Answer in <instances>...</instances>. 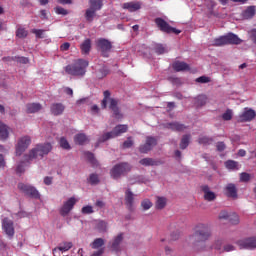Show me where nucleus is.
I'll use <instances>...</instances> for the list:
<instances>
[{
  "label": "nucleus",
  "mask_w": 256,
  "mask_h": 256,
  "mask_svg": "<svg viewBox=\"0 0 256 256\" xmlns=\"http://www.w3.org/2000/svg\"><path fill=\"white\" fill-rule=\"evenodd\" d=\"M88 182L90 185H97L99 183V176L97 174H90Z\"/></svg>",
  "instance_id": "09e8293b"
},
{
  "label": "nucleus",
  "mask_w": 256,
  "mask_h": 256,
  "mask_svg": "<svg viewBox=\"0 0 256 256\" xmlns=\"http://www.w3.org/2000/svg\"><path fill=\"white\" fill-rule=\"evenodd\" d=\"M140 165L144 167H159V165H163V161L155 160L153 158H144L139 161Z\"/></svg>",
  "instance_id": "6ab92c4d"
},
{
  "label": "nucleus",
  "mask_w": 256,
  "mask_h": 256,
  "mask_svg": "<svg viewBox=\"0 0 256 256\" xmlns=\"http://www.w3.org/2000/svg\"><path fill=\"white\" fill-rule=\"evenodd\" d=\"M54 11L57 15H69V11L60 6L55 7Z\"/></svg>",
  "instance_id": "3c124183"
},
{
  "label": "nucleus",
  "mask_w": 256,
  "mask_h": 256,
  "mask_svg": "<svg viewBox=\"0 0 256 256\" xmlns=\"http://www.w3.org/2000/svg\"><path fill=\"white\" fill-rule=\"evenodd\" d=\"M42 106L39 103H29L26 105L27 113H37L41 111Z\"/></svg>",
  "instance_id": "c756f323"
},
{
  "label": "nucleus",
  "mask_w": 256,
  "mask_h": 256,
  "mask_svg": "<svg viewBox=\"0 0 256 256\" xmlns=\"http://www.w3.org/2000/svg\"><path fill=\"white\" fill-rule=\"evenodd\" d=\"M96 229L99 233H107V222L101 220V221H98L97 224H96Z\"/></svg>",
  "instance_id": "c9c22d12"
},
{
  "label": "nucleus",
  "mask_w": 256,
  "mask_h": 256,
  "mask_svg": "<svg viewBox=\"0 0 256 256\" xmlns=\"http://www.w3.org/2000/svg\"><path fill=\"white\" fill-rule=\"evenodd\" d=\"M51 149H53L51 143L38 144L32 148L28 154L24 155V161L29 163L33 161V159H43L45 155L51 153Z\"/></svg>",
  "instance_id": "f03ea898"
},
{
  "label": "nucleus",
  "mask_w": 256,
  "mask_h": 256,
  "mask_svg": "<svg viewBox=\"0 0 256 256\" xmlns=\"http://www.w3.org/2000/svg\"><path fill=\"white\" fill-rule=\"evenodd\" d=\"M70 47H71V44L69 42H65L60 46V51H63V52L69 51Z\"/></svg>",
  "instance_id": "69168bd1"
},
{
  "label": "nucleus",
  "mask_w": 256,
  "mask_h": 256,
  "mask_svg": "<svg viewBox=\"0 0 256 256\" xmlns=\"http://www.w3.org/2000/svg\"><path fill=\"white\" fill-rule=\"evenodd\" d=\"M157 145V138L153 136H147L145 144L139 146V151L141 153L147 154L149 151L153 150V147Z\"/></svg>",
  "instance_id": "9b49d317"
},
{
  "label": "nucleus",
  "mask_w": 256,
  "mask_h": 256,
  "mask_svg": "<svg viewBox=\"0 0 256 256\" xmlns=\"http://www.w3.org/2000/svg\"><path fill=\"white\" fill-rule=\"evenodd\" d=\"M73 247V243L71 242H64L62 243L58 248L53 249V253H55L58 249V251H69Z\"/></svg>",
  "instance_id": "e433bc0d"
},
{
  "label": "nucleus",
  "mask_w": 256,
  "mask_h": 256,
  "mask_svg": "<svg viewBox=\"0 0 256 256\" xmlns=\"http://www.w3.org/2000/svg\"><path fill=\"white\" fill-rule=\"evenodd\" d=\"M223 45H227V38L225 35L213 40L214 47H223Z\"/></svg>",
  "instance_id": "f704fd0d"
},
{
  "label": "nucleus",
  "mask_w": 256,
  "mask_h": 256,
  "mask_svg": "<svg viewBox=\"0 0 256 256\" xmlns=\"http://www.w3.org/2000/svg\"><path fill=\"white\" fill-rule=\"evenodd\" d=\"M109 139H115L112 132H106L102 136H100L97 140L96 147H99V144L105 143V141H109Z\"/></svg>",
  "instance_id": "2f4dec72"
},
{
  "label": "nucleus",
  "mask_w": 256,
  "mask_h": 256,
  "mask_svg": "<svg viewBox=\"0 0 256 256\" xmlns=\"http://www.w3.org/2000/svg\"><path fill=\"white\" fill-rule=\"evenodd\" d=\"M202 193H204V199L205 201H215L217 199V194L215 192L211 191V188L207 185L201 186Z\"/></svg>",
  "instance_id": "f3484780"
},
{
  "label": "nucleus",
  "mask_w": 256,
  "mask_h": 256,
  "mask_svg": "<svg viewBox=\"0 0 256 256\" xmlns=\"http://www.w3.org/2000/svg\"><path fill=\"white\" fill-rule=\"evenodd\" d=\"M240 249H256V237L246 238L238 241Z\"/></svg>",
  "instance_id": "2eb2a0df"
},
{
  "label": "nucleus",
  "mask_w": 256,
  "mask_h": 256,
  "mask_svg": "<svg viewBox=\"0 0 256 256\" xmlns=\"http://www.w3.org/2000/svg\"><path fill=\"white\" fill-rule=\"evenodd\" d=\"M93 71H95V75L98 79H103V77L109 75V68L105 65H97L93 67Z\"/></svg>",
  "instance_id": "a211bd4d"
},
{
  "label": "nucleus",
  "mask_w": 256,
  "mask_h": 256,
  "mask_svg": "<svg viewBox=\"0 0 256 256\" xmlns=\"http://www.w3.org/2000/svg\"><path fill=\"white\" fill-rule=\"evenodd\" d=\"M63 111H65V106L63 104L55 103L51 105L52 115H63Z\"/></svg>",
  "instance_id": "393cba45"
},
{
  "label": "nucleus",
  "mask_w": 256,
  "mask_h": 256,
  "mask_svg": "<svg viewBox=\"0 0 256 256\" xmlns=\"http://www.w3.org/2000/svg\"><path fill=\"white\" fill-rule=\"evenodd\" d=\"M133 138L128 137L126 141H124L122 147L123 149H131L133 147Z\"/></svg>",
  "instance_id": "864d4df0"
},
{
  "label": "nucleus",
  "mask_w": 256,
  "mask_h": 256,
  "mask_svg": "<svg viewBox=\"0 0 256 256\" xmlns=\"http://www.w3.org/2000/svg\"><path fill=\"white\" fill-rule=\"evenodd\" d=\"M89 8L85 10L84 17L87 23H93L97 17V11L103 9V0H89Z\"/></svg>",
  "instance_id": "7ed1b4c3"
},
{
  "label": "nucleus",
  "mask_w": 256,
  "mask_h": 256,
  "mask_svg": "<svg viewBox=\"0 0 256 256\" xmlns=\"http://www.w3.org/2000/svg\"><path fill=\"white\" fill-rule=\"evenodd\" d=\"M228 221L232 223V225H239V215L232 213L228 217Z\"/></svg>",
  "instance_id": "49530a36"
},
{
  "label": "nucleus",
  "mask_w": 256,
  "mask_h": 256,
  "mask_svg": "<svg viewBox=\"0 0 256 256\" xmlns=\"http://www.w3.org/2000/svg\"><path fill=\"white\" fill-rule=\"evenodd\" d=\"M121 243H123V233L118 234L112 241V251H121Z\"/></svg>",
  "instance_id": "5701e85b"
},
{
  "label": "nucleus",
  "mask_w": 256,
  "mask_h": 256,
  "mask_svg": "<svg viewBox=\"0 0 256 256\" xmlns=\"http://www.w3.org/2000/svg\"><path fill=\"white\" fill-rule=\"evenodd\" d=\"M4 61H9V62H11V61H16V63H20V64H22V65H28V63H29V58H27V57H6V58H4Z\"/></svg>",
  "instance_id": "7c9ffc66"
},
{
  "label": "nucleus",
  "mask_w": 256,
  "mask_h": 256,
  "mask_svg": "<svg viewBox=\"0 0 256 256\" xmlns=\"http://www.w3.org/2000/svg\"><path fill=\"white\" fill-rule=\"evenodd\" d=\"M206 103H207V96L199 95L196 98V105H197V107H203V105H205Z\"/></svg>",
  "instance_id": "a18cd8bd"
},
{
  "label": "nucleus",
  "mask_w": 256,
  "mask_h": 256,
  "mask_svg": "<svg viewBox=\"0 0 256 256\" xmlns=\"http://www.w3.org/2000/svg\"><path fill=\"white\" fill-rule=\"evenodd\" d=\"M255 115V110L245 108L244 112L239 116V121H241L242 123L247 121H253V119H255Z\"/></svg>",
  "instance_id": "dca6fc26"
},
{
  "label": "nucleus",
  "mask_w": 256,
  "mask_h": 256,
  "mask_svg": "<svg viewBox=\"0 0 256 256\" xmlns=\"http://www.w3.org/2000/svg\"><path fill=\"white\" fill-rule=\"evenodd\" d=\"M127 125H123V124H120V125H117L112 131V135L115 139V137H119V135H123V133H127Z\"/></svg>",
  "instance_id": "b1692460"
},
{
  "label": "nucleus",
  "mask_w": 256,
  "mask_h": 256,
  "mask_svg": "<svg viewBox=\"0 0 256 256\" xmlns=\"http://www.w3.org/2000/svg\"><path fill=\"white\" fill-rule=\"evenodd\" d=\"M2 229L10 238H13L15 235V226L13 220L9 219L8 217H2Z\"/></svg>",
  "instance_id": "9d476101"
},
{
  "label": "nucleus",
  "mask_w": 256,
  "mask_h": 256,
  "mask_svg": "<svg viewBox=\"0 0 256 256\" xmlns=\"http://www.w3.org/2000/svg\"><path fill=\"white\" fill-rule=\"evenodd\" d=\"M125 205L128 209V211H133L135 209V195L133 194V191H131V188H128L125 191Z\"/></svg>",
  "instance_id": "4468645a"
},
{
  "label": "nucleus",
  "mask_w": 256,
  "mask_h": 256,
  "mask_svg": "<svg viewBox=\"0 0 256 256\" xmlns=\"http://www.w3.org/2000/svg\"><path fill=\"white\" fill-rule=\"evenodd\" d=\"M168 81H170V83H173V85H181V79L176 77H169Z\"/></svg>",
  "instance_id": "0e129e2a"
},
{
  "label": "nucleus",
  "mask_w": 256,
  "mask_h": 256,
  "mask_svg": "<svg viewBox=\"0 0 256 256\" xmlns=\"http://www.w3.org/2000/svg\"><path fill=\"white\" fill-rule=\"evenodd\" d=\"M155 23H156L158 29H160V31H162V33H168V34L174 33V35H179V33H181V30H179L177 28H173L163 18H156Z\"/></svg>",
  "instance_id": "1a4fd4ad"
},
{
  "label": "nucleus",
  "mask_w": 256,
  "mask_h": 256,
  "mask_svg": "<svg viewBox=\"0 0 256 256\" xmlns=\"http://www.w3.org/2000/svg\"><path fill=\"white\" fill-rule=\"evenodd\" d=\"M165 129H171V131H185L187 129V126L185 124H181L179 122H170L164 124Z\"/></svg>",
  "instance_id": "412c9836"
},
{
  "label": "nucleus",
  "mask_w": 256,
  "mask_h": 256,
  "mask_svg": "<svg viewBox=\"0 0 256 256\" xmlns=\"http://www.w3.org/2000/svg\"><path fill=\"white\" fill-rule=\"evenodd\" d=\"M18 189L31 199H41V194L39 193V190L35 188V186L25 183H18Z\"/></svg>",
  "instance_id": "0eeeda50"
},
{
  "label": "nucleus",
  "mask_w": 256,
  "mask_h": 256,
  "mask_svg": "<svg viewBox=\"0 0 256 256\" xmlns=\"http://www.w3.org/2000/svg\"><path fill=\"white\" fill-rule=\"evenodd\" d=\"M173 69L177 73H179V72L187 73V72L191 71V68L189 67V65H174Z\"/></svg>",
  "instance_id": "4c0bfd02"
},
{
  "label": "nucleus",
  "mask_w": 256,
  "mask_h": 256,
  "mask_svg": "<svg viewBox=\"0 0 256 256\" xmlns=\"http://www.w3.org/2000/svg\"><path fill=\"white\" fill-rule=\"evenodd\" d=\"M131 171V164L127 162L118 163L113 166V168L110 170V176L112 179H121V177H125L127 173Z\"/></svg>",
  "instance_id": "39448f33"
},
{
  "label": "nucleus",
  "mask_w": 256,
  "mask_h": 256,
  "mask_svg": "<svg viewBox=\"0 0 256 256\" xmlns=\"http://www.w3.org/2000/svg\"><path fill=\"white\" fill-rule=\"evenodd\" d=\"M222 119H224V121H231V119H233V112L231 110H227L222 115Z\"/></svg>",
  "instance_id": "4d7b16f0"
},
{
  "label": "nucleus",
  "mask_w": 256,
  "mask_h": 256,
  "mask_svg": "<svg viewBox=\"0 0 256 256\" xmlns=\"http://www.w3.org/2000/svg\"><path fill=\"white\" fill-rule=\"evenodd\" d=\"M211 81V78L207 76H201L196 79V83H209Z\"/></svg>",
  "instance_id": "052dcab7"
},
{
  "label": "nucleus",
  "mask_w": 256,
  "mask_h": 256,
  "mask_svg": "<svg viewBox=\"0 0 256 256\" xmlns=\"http://www.w3.org/2000/svg\"><path fill=\"white\" fill-rule=\"evenodd\" d=\"M60 147H62V149H66L69 151V149H71V145H69V141H67V139L65 137L60 138Z\"/></svg>",
  "instance_id": "8fccbe9b"
},
{
  "label": "nucleus",
  "mask_w": 256,
  "mask_h": 256,
  "mask_svg": "<svg viewBox=\"0 0 256 256\" xmlns=\"http://www.w3.org/2000/svg\"><path fill=\"white\" fill-rule=\"evenodd\" d=\"M87 141H89V138L83 133L74 136V143H76V145H85Z\"/></svg>",
  "instance_id": "c85d7f7f"
},
{
  "label": "nucleus",
  "mask_w": 256,
  "mask_h": 256,
  "mask_svg": "<svg viewBox=\"0 0 256 256\" xmlns=\"http://www.w3.org/2000/svg\"><path fill=\"white\" fill-rule=\"evenodd\" d=\"M216 149L217 151H225L226 149L225 142H218L216 145Z\"/></svg>",
  "instance_id": "338daca9"
},
{
  "label": "nucleus",
  "mask_w": 256,
  "mask_h": 256,
  "mask_svg": "<svg viewBox=\"0 0 256 256\" xmlns=\"http://www.w3.org/2000/svg\"><path fill=\"white\" fill-rule=\"evenodd\" d=\"M96 48L102 57L107 58L113 50V43L105 38H99L98 40H96Z\"/></svg>",
  "instance_id": "423d86ee"
},
{
  "label": "nucleus",
  "mask_w": 256,
  "mask_h": 256,
  "mask_svg": "<svg viewBox=\"0 0 256 256\" xmlns=\"http://www.w3.org/2000/svg\"><path fill=\"white\" fill-rule=\"evenodd\" d=\"M231 214H229V212L225 211V210H222L220 213H219V219H225L226 221L229 220V216Z\"/></svg>",
  "instance_id": "e2e57ef3"
},
{
  "label": "nucleus",
  "mask_w": 256,
  "mask_h": 256,
  "mask_svg": "<svg viewBox=\"0 0 256 256\" xmlns=\"http://www.w3.org/2000/svg\"><path fill=\"white\" fill-rule=\"evenodd\" d=\"M16 173H25V161H21L17 164Z\"/></svg>",
  "instance_id": "6e6d98bb"
},
{
  "label": "nucleus",
  "mask_w": 256,
  "mask_h": 256,
  "mask_svg": "<svg viewBox=\"0 0 256 256\" xmlns=\"http://www.w3.org/2000/svg\"><path fill=\"white\" fill-rule=\"evenodd\" d=\"M65 71H66V73H68V75L83 76L87 70H86L85 66L67 65L65 67Z\"/></svg>",
  "instance_id": "ddd939ff"
},
{
  "label": "nucleus",
  "mask_w": 256,
  "mask_h": 256,
  "mask_svg": "<svg viewBox=\"0 0 256 256\" xmlns=\"http://www.w3.org/2000/svg\"><path fill=\"white\" fill-rule=\"evenodd\" d=\"M251 175L247 172H243L240 174V180L243 181L244 183H247V181H250Z\"/></svg>",
  "instance_id": "13d9d810"
},
{
  "label": "nucleus",
  "mask_w": 256,
  "mask_h": 256,
  "mask_svg": "<svg viewBox=\"0 0 256 256\" xmlns=\"http://www.w3.org/2000/svg\"><path fill=\"white\" fill-rule=\"evenodd\" d=\"M141 207L144 211H149V209L153 207V203H151L149 199H145L141 202Z\"/></svg>",
  "instance_id": "de8ad7c7"
},
{
  "label": "nucleus",
  "mask_w": 256,
  "mask_h": 256,
  "mask_svg": "<svg viewBox=\"0 0 256 256\" xmlns=\"http://www.w3.org/2000/svg\"><path fill=\"white\" fill-rule=\"evenodd\" d=\"M213 142V139L207 137V136H203L201 138H199V143L202 145H209Z\"/></svg>",
  "instance_id": "5fc2aeb1"
},
{
  "label": "nucleus",
  "mask_w": 256,
  "mask_h": 256,
  "mask_svg": "<svg viewBox=\"0 0 256 256\" xmlns=\"http://www.w3.org/2000/svg\"><path fill=\"white\" fill-rule=\"evenodd\" d=\"M154 51H155V53H157V55H163V54L167 53V48L165 46H163L162 44H156L154 47Z\"/></svg>",
  "instance_id": "37998d69"
},
{
  "label": "nucleus",
  "mask_w": 256,
  "mask_h": 256,
  "mask_svg": "<svg viewBox=\"0 0 256 256\" xmlns=\"http://www.w3.org/2000/svg\"><path fill=\"white\" fill-rule=\"evenodd\" d=\"M84 155L88 159L89 163H91V165H93L94 167H97L98 162H97V159H95V155H93V153L85 152Z\"/></svg>",
  "instance_id": "a19ab883"
},
{
  "label": "nucleus",
  "mask_w": 256,
  "mask_h": 256,
  "mask_svg": "<svg viewBox=\"0 0 256 256\" xmlns=\"http://www.w3.org/2000/svg\"><path fill=\"white\" fill-rule=\"evenodd\" d=\"M225 191H226L227 197H232V198L237 197V186H235V184L230 183L226 185Z\"/></svg>",
  "instance_id": "bb28decb"
},
{
  "label": "nucleus",
  "mask_w": 256,
  "mask_h": 256,
  "mask_svg": "<svg viewBox=\"0 0 256 256\" xmlns=\"http://www.w3.org/2000/svg\"><path fill=\"white\" fill-rule=\"evenodd\" d=\"M123 9H127L130 13H135L141 9V2H126L122 5Z\"/></svg>",
  "instance_id": "4be33fe9"
},
{
  "label": "nucleus",
  "mask_w": 256,
  "mask_h": 256,
  "mask_svg": "<svg viewBox=\"0 0 256 256\" xmlns=\"http://www.w3.org/2000/svg\"><path fill=\"white\" fill-rule=\"evenodd\" d=\"M27 35H29V31H27V29L21 26L17 27L16 37H18V39H25L27 38Z\"/></svg>",
  "instance_id": "72a5a7b5"
},
{
  "label": "nucleus",
  "mask_w": 256,
  "mask_h": 256,
  "mask_svg": "<svg viewBox=\"0 0 256 256\" xmlns=\"http://www.w3.org/2000/svg\"><path fill=\"white\" fill-rule=\"evenodd\" d=\"M82 55H89L91 53V39L87 38L81 45H80Z\"/></svg>",
  "instance_id": "cd10ccee"
},
{
  "label": "nucleus",
  "mask_w": 256,
  "mask_h": 256,
  "mask_svg": "<svg viewBox=\"0 0 256 256\" xmlns=\"http://www.w3.org/2000/svg\"><path fill=\"white\" fill-rule=\"evenodd\" d=\"M13 217H16V219H23V217H29V214L25 211H20L18 213L13 214Z\"/></svg>",
  "instance_id": "bf43d9fd"
},
{
  "label": "nucleus",
  "mask_w": 256,
  "mask_h": 256,
  "mask_svg": "<svg viewBox=\"0 0 256 256\" xmlns=\"http://www.w3.org/2000/svg\"><path fill=\"white\" fill-rule=\"evenodd\" d=\"M104 98L101 102L102 109H107V103H109V109L113 111L116 117H119V100L115 98H111V92L109 90H105L103 92Z\"/></svg>",
  "instance_id": "20e7f679"
},
{
  "label": "nucleus",
  "mask_w": 256,
  "mask_h": 256,
  "mask_svg": "<svg viewBox=\"0 0 256 256\" xmlns=\"http://www.w3.org/2000/svg\"><path fill=\"white\" fill-rule=\"evenodd\" d=\"M31 33L36 36V39H45V30L43 29H32Z\"/></svg>",
  "instance_id": "c03bdc74"
},
{
  "label": "nucleus",
  "mask_w": 256,
  "mask_h": 256,
  "mask_svg": "<svg viewBox=\"0 0 256 256\" xmlns=\"http://www.w3.org/2000/svg\"><path fill=\"white\" fill-rule=\"evenodd\" d=\"M29 145H31V137L30 136H23L18 139L15 149H16V155L18 157H21L27 149H29Z\"/></svg>",
  "instance_id": "6e6552de"
},
{
  "label": "nucleus",
  "mask_w": 256,
  "mask_h": 256,
  "mask_svg": "<svg viewBox=\"0 0 256 256\" xmlns=\"http://www.w3.org/2000/svg\"><path fill=\"white\" fill-rule=\"evenodd\" d=\"M189 141H191V135H184L180 142V149H185L189 147Z\"/></svg>",
  "instance_id": "ea45409f"
},
{
  "label": "nucleus",
  "mask_w": 256,
  "mask_h": 256,
  "mask_svg": "<svg viewBox=\"0 0 256 256\" xmlns=\"http://www.w3.org/2000/svg\"><path fill=\"white\" fill-rule=\"evenodd\" d=\"M105 245V240L103 238H96L91 244L92 249H99Z\"/></svg>",
  "instance_id": "58836bf2"
},
{
  "label": "nucleus",
  "mask_w": 256,
  "mask_h": 256,
  "mask_svg": "<svg viewBox=\"0 0 256 256\" xmlns=\"http://www.w3.org/2000/svg\"><path fill=\"white\" fill-rule=\"evenodd\" d=\"M9 139V127L0 121V140L5 141Z\"/></svg>",
  "instance_id": "a878e982"
},
{
  "label": "nucleus",
  "mask_w": 256,
  "mask_h": 256,
  "mask_svg": "<svg viewBox=\"0 0 256 256\" xmlns=\"http://www.w3.org/2000/svg\"><path fill=\"white\" fill-rule=\"evenodd\" d=\"M82 213L84 215H91V213H93V207L92 206H84L82 208Z\"/></svg>",
  "instance_id": "680f3d73"
},
{
  "label": "nucleus",
  "mask_w": 256,
  "mask_h": 256,
  "mask_svg": "<svg viewBox=\"0 0 256 256\" xmlns=\"http://www.w3.org/2000/svg\"><path fill=\"white\" fill-rule=\"evenodd\" d=\"M250 38L253 41V43H256V28L250 30Z\"/></svg>",
  "instance_id": "774afa93"
},
{
  "label": "nucleus",
  "mask_w": 256,
  "mask_h": 256,
  "mask_svg": "<svg viewBox=\"0 0 256 256\" xmlns=\"http://www.w3.org/2000/svg\"><path fill=\"white\" fill-rule=\"evenodd\" d=\"M212 231L209 224L199 223L194 227V233L191 239L194 245H199V243H206L211 239Z\"/></svg>",
  "instance_id": "f257e3e1"
},
{
  "label": "nucleus",
  "mask_w": 256,
  "mask_h": 256,
  "mask_svg": "<svg viewBox=\"0 0 256 256\" xmlns=\"http://www.w3.org/2000/svg\"><path fill=\"white\" fill-rule=\"evenodd\" d=\"M226 37V45H241L243 40L237 36V34L228 33L225 35Z\"/></svg>",
  "instance_id": "aec40b11"
},
{
  "label": "nucleus",
  "mask_w": 256,
  "mask_h": 256,
  "mask_svg": "<svg viewBox=\"0 0 256 256\" xmlns=\"http://www.w3.org/2000/svg\"><path fill=\"white\" fill-rule=\"evenodd\" d=\"M76 203H77V200L74 197H71L70 199H68L66 202H64V204L60 208V211H59L60 215L62 217H67V215L71 213V211H73V207H75Z\"/></svg>",
  "instance_id": "f8f14e48"
},
{
  "label": "nucleus",
  "mask_w": 256,
  "mask_h": 256,
  "mask_svg": "<svg viewBox=\"0 0 256 256\" xmlns=\"http://www.w3.org/2000/svg\"><path fill=\"white\" fill-rule=\"evenodd\" d=\"M244 19H253L255 17V6H249L244 12H243Z\"/></svg>",
  "instance_id": "473e14b6"
},
{
  "label": "nucleus",
  "mask_w": 256,
  "mask_h": 256,
  "mask_svg": "<svg viewBox=\"0 0 256 256\" xmlns=\"http://www.w3.org/2000/svg\"><path fill=\"white\" fill-rule=\"evenodd\" d=\"M225 165H226L227 169H237L239 163H237L234 160H228V161H226Z\"/></svg>",
  "instance_id": "603ef678"
},
{
  "label": "nucleus",
  "mask_w": 256,
  "mask_h": 256,
  "mask_svg": "<svg viewBox=\"0 0 256 256\" xmlns=\"http://www.w3.org/2000/svg\"><path fill=\"white\" fill-rule=\"evenodd\" d=\"M167 205V199L165 197H158L156 201V209H165Z\"/></svg>",
  "instance_id": "79ce46f5"
}]
</instances>
